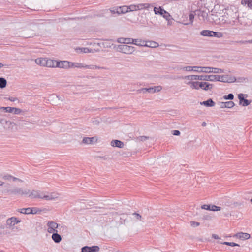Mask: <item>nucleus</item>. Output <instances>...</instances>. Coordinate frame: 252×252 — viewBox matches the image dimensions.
I'll return each instance as SVG.
<instances>
[{
  "mask_svg": "<svg viewBox=\"0 0 252 252\" xmlns=\"http://www.w3.org/2000/svg\"><path fill=\"white\" fill-rule=\"evenodd\" d=\"M3 192L7 193L8 195H27L30 193V190L28 189L23 190L21 188L15 187L13 189H5Z\"/></svg>",
  "mask_w": 252,
  "mask_h": 252,
  "instance_id": "obj_1",
  "label": "nucleus"
},
{
  "mask_svg": "<svg viewBox=\"0 0 252 252\" xmlns=\"http://www.w3.org/2000/svg\"><path fill=\"white\" fill-rule=\"evenodd\" d=\"M194 71L199 73L203 72L206 73H222L224 72V70L218 68H214L211 67L199 66V69L198 70H194Z\"/></svg>",
  "mask_w": 252,
  "mask_h": 252,
  "instance_id": "obj_2",
  "label": "nucleus"
},
{
  "mask_svg": "<svg viewBox=\"0 0 252 252\" xmlns=\"http://www.w3.org/2000/svg\"><path fill=\"white\" fill-rule=\"evenodd\" d=\"M185 78L190 80H202L212 81L213 78L212 75H188L185 76Z\"/></svg>",
  "mask_w": 252,
  "mask_h": 252,
  "instance_id": "obj_3",
  "label": "nucleus"
},
{
  "mask_svg": "<svg viewBox=\"0 0 252 252\" xmlns=\"http://www.w3.org/2000/svg\"><path fill=\"white\" fill-rule=\"evenodd\" d=\"M118 50L124 54H131L135 51V47L126 44L119 45Z\"/></svg>",
  "mask_w": 252,
  "mask_h": 252,
  "instance_id": "obj_4",
  "label": "nucleus"
},
{
  "mask_svg": "<svg viewBox=\"0 0 252 252\" xmlns=\"http://www.w3.org/2000/svg\"><path fill=\"white\" fill-rule=\"evenodd\" d=\"M151 6H152L149 3H141L137 5H130L128 6V12L148 9Z\"/></svg>",
  "mask_w": 252,
  "mask_h": 252,
  "instance_id": "obj_5",
  "label": "nucleus"
},
{
  "mask_svg": "<svg viewBox=\"0 0 252 252\" xmlns=\"http://www.w3.org/2000/svg\"><path fill=\"white\" fill-rule=\"evenodd\" d=\"M47 225L48 226L47 231L49 233H54L58 232L57 228L58 227L59 224L56 222L51 221L47 222Z\"/></svg>",
  "mask_w": 252,
  "mask_h": 252,
  "instance_id": "obj_6",
  "label": "nucleus"
},
{
  "mask_svg": "<svg viewBox=\"0 0 252 252\" xmlns=\"http://www.w3.org/2000/svg\"><path fill=\"white\" fill-rule=\"evenodd\" d=\"M100 250L98 246H93L91 247L85 246L81 248V252H97Z\"/></svg>",
  "mask_w": 252,
  "mask_h": 252,
  "instance_id": "obj_7",
  "label": "nucleus"
},
{
  "mask_svg": "<svg viewBox=\"0 0 252 252\" xmlns=\"http://www.w3.org/2000/svg\"><path fill=\"white\" fill-rule=\"evenodd\" d=\"M213 78L212 81H220L226 82V78H228V75H212Z\"/></svg>",
  "mask_w": 252,
  "mask_h": 252,
  "instance_id": "obj_8",
  "label": "nucleus"
},
{
  "mask_svg": "<svg viewBox=\"0 0 252 252\" xmlns=\"http://www.w3.org/2000/svg\"><path fill=\"white\" fill-rule=\"evenodd\" d=\"M56 63V66L59 68H62L64 69H68L69 68V63L70 62L67 61H58Z\"/></svg>",
  "mask_w": 252,
  "mask_h": 252,
  "instance_id": "obj_9",
  "label": "nucleus"
},
{
  "mask_svg": "<svg viewBox=\"0 0 252 252\" xmlns=\"http://www.w3.org/2000/svg\"><path fill=\"white\" fill-rule=\"evenodd\" d=\"M19 222L20 220H18L16 218L11 217L7 220L6 224L9 227H12L14 226L15 224H17Z\"/></svg>",
  "mask_w": 252,
  "mask_h": 252,
  "instance_id": "obj_10",
  "label": "nucleus"
},
{
  "mask_svg": "<svg viewBox=\"0 0 252 252\" xmlns=\"http://www.w3.org/2000/svg\"><path fill=\"white\" fill-rule=\"evenodd\" d=\"M220 107L221 108H231L233 107L235 105L234 103L232 101H227V102H220Z\"/></svg>",
  "mask_w": 252,
  "mask_h": 252,
  "instance_id": "obj_11",
  "label": "nucleus"
},
{
  "mask_svg": "<svg viewBox=\"0 0 252 252\" xmlns=\"http://www.w3.org/2000/svg\"><path fill=\"white\" fill-rule=\"evenodd\" d=\"M111 145L113 147L122 148L124 146V143L119 140H113L111 142Z\"/></svg>",
  "mask_w": 252,
  "mask_h": 252,
  "instance_id": "obj_12",
  "label": "nucleus"
},
{
  "mask_svg": "<svg viewBox=\"0 0 252 252\" xmlns=\"http://www.w3.org/2000/svg\"><path fill=\"white\" fill-rule=\"evenodd\" d=\"M177 69L178 70H179V69H184L185 70V71H194V70H198L199 69V66H186V67H182L180 66H178L177 67Z\"/></svg>",
  "mask_w": 252,
  "mask_h": 252,
  "instance_id": "obj_13",
  "label": "nucleus"
},
{
  "mask_svg": "<svg viewBox=\"0 0 252 252\" xmlns=\"http://www.w3.org/2000/svg\"><path fill=\"white\" fill-rule=\"evenodd\" d=\"M236 237L241 240H247L250 238V234L247 233L240 232L236 234Z\"/></svg>",
  "mask_w": 252,
  "mask_h": 252,
  "instance_id": "obj_14",
  "label": "nucleus"
},
{
  "mask_svg": "<svg viewBox=\"0 0 252 252\" xmlns=\"http://www.w3.org/2000/svg\"><path fill=\"white\" fill-rule=\"evenodd\" d=\"M200 104L206 107H213L215 105V103L211 98H210L206 101L201 102Z\"/></svg>",
  "mask_w": 252,
  "mask_h": 252,
  "instance_id": "obj_15",
  "label": "nucleus"
},
{
  "mask_svg": "<svg viewBox=\"0 0 252 252\" xmlns=\"http://www.w3.org/2000/svg\"><path fill=\"white\" fill-rule=\"evenodd\" d=\"M128 12V6L124 5L117 9V13L119 14H124Z\"/></svg>",
  "mask_w": 252,
  "mask_h": 252,
  "instance_id": "obj_16",
  "label": "nucleus"
},
{
  "mask_svg": "<svg viewBox=\"0 0 252 252\" xmlns=\"http://www.w3.org/2000/svg\"><path fill=\"white\" fill-rule=\"evenodd\" d=\"M195 14L197 15L199 18L201 17L202 18V20H205L206 19H207L208 16V13L205 11H196V13H195Z\"/></svg>",
  "mask_w": 252,
  "mask_h": 252,
  "instance_id": "obj_17",
  "label": "nucleus"
},
{
  "mask_svg": "<svg viewBox=\"0 0 252 252\" xmlns=\"http://www.w3.org/2000/svg\"><path fill=\"white\" fill-rule=\"evenodd\" d=\"M52 239L56 243H60L62 240V237L58 232L53 233L52 235Z\"/></svg>",
  "mask_w": 252,
  "mask_h": 252,
  "instance_id": "obj_18",
  "label": "nucleus"
},
{
  "mask_svg": "<svg viewBox=\"0 0 252 252\" xmlns=\"http://www.w3.org/2000/svg\"><path fill=\"white\" fill-rule=\"evenodd\" d=\"M95 139L94 137H84L82 141V143L85 144H92L94 143Z\"/></svg>",
  "mask_w": 252,
  "mask_h": 252,
  "instance_id": "obj_19",
  "label": "nucleus"
},
{
  "mask_svg": "<svg viewBox=\"0 0 252 252\" xmlns=\"http://www.w3.org/2000/svg\"><path fill=\"white\" fill-rule=\"evenodd\" d=\"M58 61L56 60H53L52 59H48L47 61V63L46 66L48 67H57L56 66V63H57Z\"/></svg>",
  "mask_w": 252,
  "mask_h": 252,
  "instance_id": "obj_20",
  "label": "nucleus"
},
{
  "mask_svg": "<svg viewBox=\"0 0 252 252\" xmlns=\"http://www.w3.org/2000/svg\"><path fill=\"white\" fill-rule=\"evenodd\" d=\"M47 60V58H38L35 60V62L38 64L46 66Z\"/></svg>",
  "mask_w": 252,
  "mask_h": 252,
  "instance_id": "obj_21",
  "label": "nucleus"
},
{
  "mask_svg": "<svg viewBox=\"0 0 252 252\" xmlns=\"http://www.w3.org/2000/svg\"><path fill=\"white\" fill-rule=\"evenodd\" d=\"M154 11L155 14H159L161 16L164 13H165V10L161 7H159V8L154 7Z\"/></svg>",
  "mask_w": 252,
  "mask_h": 252,
  "instance_id": "obj_22",
  "label": "nucleus"
},
{
  "mask_svg": "<svg viewBox=\"0 0 252 252\" xmlns=\"http://www.w3.org/2000/svg\"><path fill=\"white\" fill-rule=\"evenodd\" d=\"M84 67V65L82 63H72L70 62L69 68H81Z\"/></svg>",
  "mask_w": 252,
  "mask_h": 252,
  "instance_id": "obj_23",
  "label": "nucleus"
},
{
  "mask_svg": "<svg viewBox=\"0 0 252 252\" xmlns=\"http://www.w3.org/2000/svg\"><path fill=\"white\" fill-rule=\"evenodd\" d=\"M30 197L32 198H41V194L37 191L32 190L29 195Z\"/></svg>",
  "mask_w": 252,
  "mask_h": 252,
  "instance_id": "obj_24",
  "label": "nucleus"
},
{
  "mask_svg": "<svg viewBox=\"0 0 252 252\" xmlns=\"http://www.w3.org/2000/svg\"><path fill=\"white\" fill-rule=\"evenodd\" d=\"M198 82L196 81V82H193V81H189V82H188V83H187V84L189 85H190V87L192 89H196V90H199V87H198Z\"/></svg>",
  "mask_w": 252,
  "mask_h": 252,
  "instance_id": "obj_25",
  "label": "nucleus"
},
{
  "mask_svg": "<svg viewBox=\"0 0 252 252\" xmlns=\"http://www.w3.org/2000/svg\"><path fill=\"white\" fill-rule=\"evenodd\" d=\"M200 35L204 36L211 37L212 31L205 30L200 32Z\"/></svg>",
  "mask_w": 252,
  "mask_h": 252,
  "instance_id": "obj_26",
  "label": "nucleus"
},
{
  "mask_svg": "<svg viewBox=\"0 0 252 252\" xmlns=\"http://www.w3.org/2000/svg\"><path fill=\"white\" fill-rule=\"evenodd\" d=\"M146 41L142 40L141 39H135L134 44V45L139 46H145Z\"/></svg>",
  "mask_w": 252,
  "mask_h": 252,
  "instance_id": "obj_27",
  "label": "nucleus"
},
{
  "mask_svg": "<svg viewBox=\"0 0 252 252\" xmlns=\"http://www.w3.org/2000/svg\"><path fill=\"white\" fill-rule=\"evenodd\" d=\"M241 3L243 5H247L250 8H252V0H242Z\"/></svg>",
  "mask_w": 252,
  "mask_h": 252,
  "instance_id": "obj_28",
  "label": "nucleus"
},
{
  "mask_svg": "<svg viewBox=\"0 0 252 252\" xmlns=\"http://www.w3.org/2000/svg\"><path fill=\"white\" fill-rule=\"evenodd\" d=\"M7 85V80L3 77H0V88L3 89Z\"/></svg>",
  "mask_w": 252,
  "mask_h": 252,
  "instance_id": "obj_29",
  "label": "nucleus"
},
{
  "mask_svg": "<svg viewBox=\"0 0 252 252\" xmlns=\"http://www.w3.org/2000/svg\"><path fill=\"white\" fill-rule=\"evenodd\" d=\"M158 46H159V44L158 43L155 42V41H150L149 44L145 43V47H151V48H156V47H158Z\"/></svg>",
  "mask_w": 252,
  "mask_h": 252,
  "instance_id": "obj_30",
  "label": "nucleus"
},
{
  "mask_svg": "<svg viewBox=\"0 0 252 252\" xmlns=\"http://www.w3.org/2000/svg\"><path fill=\"white\" fill-rule=\"evenodd\" d=\"M41 212V210L37 207L30 208V214H39Z\"/></svg>",
  "mask_w": 252,
  "mask_h": 252,
  "instance_id": "obj_31",
  "label": "nucleus"
},
{
  "mask_svg": "<svg viewBox=\"0 0 252 252\" xmlns=\"http://www.w3.org/2000/svg\"><path fill=\"white\" fill-rule=\"evenodd\" d=\"M18 212L24 214H30V208H22L18 209Z\"/></svg>",
  "mask_w": 252,
  "mask_h": 252,
  "instance_id": "obj_32",
  "label": "nucleus"
},
{
  "mask_svg": "<svg viewBox=\"0 0 252 252\" xmlns=\"http://www.w3.org/2000/svg\"><path fill=\"white\" fill-rule=\"evenodd\" d=\"M221 244H223V245H227V246H230L231 247L237 246L238 247H240V245L238 244L235 243L234 242H224L221 243Z\"/></svg>",
  "mask_w": 252,
  "mask_h": 252,
  "instance_id": "obj_33",
  "label": "nucleus"
},
{
  "mask_svg": "<svg viewBox=\"0 0 252 252\" xmlns=\"http://www.w3.org/2000/svg\"><path fill=\"white\" fill-rule=\"evenodd\" d=\"M162 16H163V17L164 18L168 21H169L172 19L171 16L166 11H165V13L162 14Z\"/></svg>",
  "mask_w": 252,
  "mask_h": 252,
  "instance_id": "obj_34",
  "label": "nucleus"
},
{
  "mask_svg": "<svg viewBox=\"0 0 252 252\" xmlns=\"http://www.w3.org/2000/svg\"><path fill=\"white\" fill-rule=\"evenodd\" d=\"M236 78L234 76H231L228 75V78H226V82L233 83L236 81Z\"/></svg>",
  "mask_w": 252,
  "mask_h": 252,
  "instance_id": "obj_35",
  "label": "nucleus"
},
{
  "mask_svg": "<svg viewBox=\"0 0 252 252\" xmlns=\"http://www.w3.org/2000/svg\"><path fill=\"white\" fill-rule=\"evenodd\" d=\"M194 18V14L193 13L191 12L189 13V23H184V25H187L189 24H192L193 22V19Z\"/></svg>",
  "mask_w": 252,
  "mask_h": 252,
  "instance_id": "obj_36",
  "label": "nucleus"
},
{
  "mask_svg": "<svg viewBox=\"0 0 252 252\" xmlns=\"http://www.w3.org/2000/svg\"><path fill=\"white\" fill-rule=\"evenodd\" d=\"M213 85L212 84H210L208 82H206V84L205 85L204 88H203V90L208 91L211 90L213 88Z\"/></svg>",
  "mask_w": 252,
  "mask_h": 252,
  "instance_id": "obj_37",
  "label": "nucleus"
},
{
  "mask_svg": "<svg viewBox=\"0 0 252 252\" xmlns=\"http://www.w3.org/2000/svg\"><path fill=\"white\" fill-rule=\"evenodd\" d=\"M0 110H3L5 112L12 113V107H0Z\"/></svg>",
  "mask_w": 252,
  "mask_h": 252,
  "instance_id": "obj_38",
  "label": "nucleus"
},
{
  "mask_svg": "<svg viewBox=\"0 0 252 252\" xmlns=\"http://www.w3.org/2000/svg\"><path fill=\"white\" fill-rule=\"evenodd\" d=\"M83 68H89V69H99L101 67H100L98 66L94 65H84V67H83Z\"/></svg>",
  "mask_w": 252,
  "mask_h": 252,
  "instance_id": "obj_39",
  "label": "nucleus"
},
{
  "mask_svg": "<svg viewBox=\"0 0 252 252\" xmlns=\"http://www.w3.org/2000/svg\"><path fill=\"white\" fill-rule=\"evenodd\" d=\"M22 112V110L20 108L12 107V113L14 114H19Z\"/></svg>",
  "mask_w": 252,
  "mask_h": 252,
  "instance_id": "obj_40",
  "label": "nucleus"
},
{
  "mask_svg": "<svg viewBox=\"0 0 252 252\" xmlns=\"http://www.w3.org/2000/svg\"><path fill=\"white\" fill-rule=\"evenodd\" d=\"M223 98L225 100H232L234 99V95L233 94L230 93L227 95L223 96Z\"/></svg>",
  "mask_w": 252,
  "mask_h": 252,
  "instance_id": "obj_41",
  "label": "nucleus"
},
{
  "mask_svg": "<svg viewBox=\"0 0 252 252\" xmlns=\"http://www.w3.org/2000/svg\"><path fill=\"white\" fill-rule=\"evenodd\" d=\"M221 210V207L219 206H217L215 205H211L210 211H220Z\"/></svg>",
  "mask_w": 252,
  "mask_h": 252,
  "instance_id": "obj_42",
  "label": "nucleus"
},
{
  "mask_svg": "<svg viewBox=\"0 0 252 252\" xmlns=\"http://www.w3.org/2000/svg\"><path fill=\"white\" fill-rule=\"evenodd\" d=\"M244 95L247 97V94H239L238 95V99H239L240 104H242L243 100L245 99Z\"/></svg>",
  "mask_w": 252,
  "mask_h": 252,
  "instance_id": "obj_43",
  "label": "nucleus"
},
{
  "mask_svg": "<svg viewBox=\"0 0 252 252\" xmlns=\"http://www.w3.org/2000/svg\"><path fill=\"white\" fill-rule=\"evenodd\" d=\"M251 102V100L244 99L243 100L242 103L241 104L243 106H248Z\"/></svg>",
  "mask_w": 252,
  "mask_h": 252,
  "instance_id": "obj_44",
  "label": "nucleus"
},
{
  "mask_svg": "<svg viewBox=\"0 0 252 252\" xmlns=\"http://www.w3.org/2000/svg\"><path fill=\"white\" fill-rule=\"evenodd\" d=\"M134 39L128 38H125V43L126 44H134Z\"/></svg>",
  "mask_w": 252,
  "mask_h": 252,
  "instance_id": "obj_45",
  "label": "nucleus"
},
{
  "mask_svg": "<svg viewBox=\"0 0 252 252\" xmlns=\"http://www.w3.org/2000/svg\"><path fill=\"white\" fill-rule=\"evenodd\" d=\"M132 215H133L136 219L137 220H141L142 221H143V220H142L141 219H142V216L138 213H136V212H134L132 214Z\"/></svg>",
  "mask_w": 252,
  "mask_h": 252,
  "instance_id": "obj_46",
  "label": "nucleus"
},
{
  "mask_svg": "<svg viewBox=\"0 0 252 252\" xmlns=\"http://www.w3.org/2000/svg\"><path fill=\"white\" fill-rule=\"evenodd\" d=\"M41 198L44 199L46 200H53V198H52V197H50L49 195H43L41 194Z\"/></svg>",
  "mask_w": 252,
  "mask_h": 252,
  "instance_id": "obj_47",
  "label": "nucleus"
},
{
  "mask_svg": "<svg viewBox=\"0 0 252 252\" xmlns=\"http://www.w3.org/2000/svg\"><path fill=\"white\" fill-rule=\"evenodd\" d=\"M154 92H159L162 89V87L161 86H154L153 87Z\"/></svg>",
  "mask_w": 252,
  "mask_h": 252,
  "instance_id": "obj_48",
  "label": "nucleus"
},
{
  "mask_svg": "<svg viewBox=\"0 0 252 252\" xmlns=\"http://www.w3.org/2000/svg\"><path fill=\"white\" fill-rule=\"evenodd\" d=\"M201 208L202 209H205V210L210 211L211 205L204 204V205H202Z\"/></svg>",
  "mask_w": 252,
  "mask_h": 252,
  "instance_id": "obj_49",
  "label": "nucleus"
},
{
  "mask_svg": "<svg viewBox=\"0 0 252 252\" xmlns=\"http://www.w3.org/2000/svg\"><path fill=\"white\" fill-rule=\"evenodd\" d=\"M190 225L192 227L198 226L200 225V223L194 221H191L190 222Z\"/></svg>",
  "mask_w": 252,
  "mask_h": 252,
  "instance_id": "obj_50",
  "label": "nucleus"
},
{
  "mask_svg": "<svg viewBox=\"0 0 252 252\" xmlns=\"http://www.w3.org/2000/svg\"><path fill=\"white\" fill-rule=\"evenodd\" d=\"M198 87L199 89H202L203 90V88H204L205 85L206 84V82H198Z\"/></svg>",
  "mask_w": 252,
  "mask_h": 252,
  "instance_id": "obj_51",
  "label": "nucleus"
},
{
  "mask_svg": "<svg viewBox=\"0 0 252 252\" xmlns=\"http://www.w3.org/2000/svg\"><path fill=\"white\" fill-rule=\"evenodd\" d=\"M138 138L140 141H144L147 139H148L149 138V137L146 136H140Z\"/></svg>",
  "mask_w": 252,
  "mask_h": 252,
  "instance_id": "obj_52",
  "label": "nucleus"
},
{
  "mask_svg": "<svg viewBox=\"0 0 252 252\" xmlns=\"http://www.w3.org/2000/svg\"><path fill=\"white\" fill-rule=\"evenodd\" d=\"M12 176L11 175H6L3 177V179L5 180H10L12 179Z\"/></svg>",
  "mask_w": 252,
  "mask_h": 252,
  "instance_id": "obj_53",
  "label": "nucleus"
},
{
  "mask_svg": "<svg viewBox=\"0 0 252 252\" xmlns=\"http://www.w3.org/2000/svg\"><path fill=\"white\" fill-rule=\"evenodd\" d=\"M236 43H239L241 44H248V42H250L249 41H247V40H240V41H236L234 42Z\"/></svg>",
  "mask_w": 252,
  "mask_h": 252,
  "instance_id": "obj_54",
  "label": "nucleus"
},
{
  "mask_svg": "<svg viewBox=\"0 0 252 252\" xmlns=\"http://www.w3.org/2000/svg\"><path fill=\"white\" fill-rule=\"evenodd\" d=\"M180 132L177 130H174L172 131V134L175 136H179L180 134Z\"/></svg>",
  "mask_w": 252,
  "mask_h": 252,
  "instance_id": "obj_55",
  "label": "nucleus"
},
{
  "mask_svg": "<svg viewBox=\"0 0 252 252\" xmlns=\"http://www.w3.org/2000/svg\"><path fill=\"white\" fill-rule=\"evenodd\" d=\"M147 90V88H141V89H138L137 91L139 93H140L141 92H143V93H145L147 92V90Z\"/></svg>",
  "mask_w": 252,
  "mask_h": 252,
  "instance_id": "obj_56",
  "label": "nucleus"
},
{
  "mask_svg": "<svg viewBox=\"0 0 252 252\" xmlns=\"http://www.w3.org/2000/svg\"><path fill=\"white\" fill-rule=\"evenodd\" d=\"M202 219L205 220H210L212 219V217L209 215H204Z\"/></svg>",
  "mask_w": 252,
  "mask_h": 252,
  "instance_id": "obj_57",
  "label": "nucleus"
},
{
  "mask_svg": "<svg viewBox=\"0 0 252 252\" xmlns=\"http://www.w3.org/2000/svg\"><path fill=\"white\" fill-rule=\"evenodd\" d=\"M153 87H150L149 88H147V92L149 93H154Z\"/></svg>",
  "mask_w": 252,
  "mask_h": 252,
  "instance_id": "obj_58",
  "label": "nucleus"
},
{
  "mask_svg": "<svg viewBox=\"0 0 252 252\" xmlns=\"http://www.w3.org/2000/svg\"><path fill=\"white\" fill-rule=\"evenodd\" d=\"M223 36V34L222 33L220 32H217L216 37L217 38H221Z\"/></svg>",
  "mask_w": 252,
  "mask_h": 252,
  "instance_id": "obj_59",
  "label": "nucleus"
},
{
  "mask_svg": "<svg viewBox=\"0 0 252 252\" xmlns=\"http://www.w3.org/2000/svg\"><path fill=\"white\" fill-rule=\"evenodd\" d=\"M8 99L11 102H14L18 100L17 98L14 97H9Z\"/></svg>",
  "mask_w": 252,
  "mask_h": 252,
  "instance_id": "obj_60",
  "label": "nucleus"
},
{
  "mask_svg": "<svg viewBox=\"0 0 252 252\" xmlns=\"http://www.w3.org/2000/svg\"><path fill=\"white\" fill-rule=\"evenodd\" d=\"M118 42L125 43V41L124 38H120L118 40Z\"/></svg>",
  "mask_w": 252,
  "mask_h": 252,
  "instance_id": "obj_61",
  "label": "nucleus"
},
{
  "mask_svg": "<svg viewBox=\"0 0 252 252\" xmlns=\"http://www.w3.org/2000/svg\"><path fill=\"white\" fill-rule=\"evenodd\" d=\"M49 195H50V197H52V198H53V200L57 198V196L54 193H52V194H50Z\"/></svg>",
  "mask_w": 252,
  "mask_h": 252,
  "instance_id": "obj_62",
  "label": "nucleus"
},
{
  "mask_svg": "<svg viewBox=\"0 0 252 252\" xmlns=\"http://www.w3.org/2000/svg\"><path fill=\"white\" fill-rule=\"evenodd\" d=\"M93 123L94 125H98L99 124V121L98 120H93Z\"/></svg>",
  "mask_w": 252,
  "mask_h": 252,
  "instance_id": "obj_63",
  "label": "nucleus"
},
{
  "mask_svg": "<svg viewBox=\"0 0 252 252\" xmlns=\"http://www.w3.org/2000/svg\"><path fill=\"white\" fill-rule=\"evenodd\" d=\"M245 80V78L244 77H239L238 79V81L240 82H243Z\"/></svg>",
  "mask_w": 252,
  "mask_h": 252,
  "instance_id": "obj_64",
  "label": "nucleus"
}]
</instances>
